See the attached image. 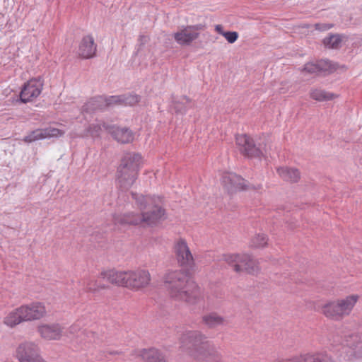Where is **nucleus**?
<instances>
[{
	"mask_svg": "<svg viewBox=\"0 0 362 362\" xmlns=\"http://www.w3.org/2000/svg\"><path fill=\"white\" fill-rule=\"evenodd\" d=\"M222 35L224 36L229 43L235 42L238 37L237 32H225L222 33Z\"/></svg>",
	"mask_w": 362,
	"mask_h": 362,
	"instance_id": "35",
	"label": "nucleus"
},
{
	"mask_svg": "<svg viewBox=\"0 0 362 362\" xmlns=\"http://www.w3.org/2000/svg\"><path fill=\"white\" fill-rule=\"evenodd\" d=\"M216 30L221 35L223 33L222 31V26L221 25H216Z\"/></svg>",
	"mask_w": 362,
	"mask_h": 362,
	"instance_id": "40",
	"label": "nucleus"
},
{
	"mask_svg": "<svg viewBox=\"0 0 362 362\" xmlns=\"http://www.w3.org/2000/svg\"><path fill=\"white\" fill-rule=\"evenodd\" d=\"M332 26L333 25L332 24H327V23H321V24L317 23L315 25L316 30H321V31L327 30L332 28Z\"/></svg>",
	"mask_w": 362,
	"mask_h": 362,
	"instance_id": "36",
	"label": "nucleus"
},
{
	"mask_svg": "<svg viewBox=\"0 0 362 362\" xmlns=\"http://www.w3.org/2000/svg\"><path fill=\"white\" fill-rule=\"evenodd\" d=\"M268 238L264 234H258L255 236L251 242L254 247H264L267 245Z\"/></svg>",
	"mask_w": 362,
	"mask_h": 362,
	"instance_id": "33",
	"label": "nucleus"
},
{
	"mask_svg": "<svg viewBox=\"0 0 362 362\" xmlns=\"http://www.w3.org/2000/svg\"><path fill=\"white\" fill-rule=\"evenodd\" d=\"M310 97L316 101H329L338 98V95L326 91L320 88H312L310 90Z\"/></svg>",
	"mask_w": 362,
	"mask_h": 362,
	"instance_id": "27",
	"label": "nucleus"
},
{
	"mask_svg": "<svg viewBox=\"0 0 362 362\" xmlns=\"http://www.w3.org/2000/svg\"><path fill=\"white\" fill-rule=\"evenodd\" d=\"M64 132L54 127L37 129L30 132L23 139L27 143H31L37 140L49 139L52 137H60L64 135Z\"/></svg>",
	"mask_w": 362,
	"mask_h": 362,
	"instance_id": "15",
	"label": "nucleus"
},
{
	"mask_svg": "<svg viewBox=\"0 0 362 362\" xmlns=\"http://www.w3.org/2000/svg\"><path fill=\"white\" fill-rule=\"evenodd\" d=\"M79 329V325L77 323L74 324L69 327V332L71 334H75Z\"/></svg>",
	"mask_w": 362,
	"mask_h": 362,
	"instance_id": "37",
	"label": "nucleus"
},
{
	"mask_svg": "<svg viewBox=\"0 0 362 362\" xmlns=\"http://www.w3.org/2000/svg\"><path fill=\"white\" fill-rule=\"evenodd\" d=\"M40 337L46 341H58L64 334V328L59 323H40L36 327Z\"/></svg>",
	"mask_w": 362,
	"mask_h": 362,
	"instance_id": "12",
	"label": "nucleus"
},
{
	"mask_svg": "<svg viewBox=\"0 0 362 362\" xmlns=\"http://www.w3.org/2000/svg\"><path fill=\"white\" fill-rule=\"evenodd\" d=\"M358 299V295L352 294L327 301L321 306V313L329 320L340 321L351 314Z\"/></svg>",
	"mask_w": 362,
	"mask_h": 362,
	"instance_id": "5",
	"label": "nucleus"
},
{
	"mask_svg": "<svg viewBox=\"0 0 362 362\" xmlns=\"http://www.w3.org/2000/svg\"><path fill=\"white\" fill-rule=\"evenodd\" d=\"M25 322L21 312L20 306L9 312L4 318V324L13 328L21 323Z\"/></svg>",
	"mask_w": 362,
	"mask_h": 362,
	"instance_id": "24",
	"label": "nucleus"
},
{
	"mask_svg": "<svg viewBox=\"0 0 362 362\" xmlns=\"http://www.w3.org/2000/svg\"><path fill=\"white\" fill-rule=\"evenodd\" d=\"M236 144L240 151L248 157H260L264 155L263 150L254 143L253 139L246 134L236 136Z\"/></svg>",
	"mask_w": 362,
	"mask_h": 362,
	"instance_id": "13",
	"label": "nucleus"
},
{
	"mask_svg": "<svg viewBox=\"0 0 362 362\" xmlns=\"http://www.w3.org/2000/svg\"><path fill=\"white\" fill-rule=\"evenodd\" d=\"M277 173L281 178L289 182H297L300 177V173L296 168L280 167L277 168Z\"/></svg>",
	"mask_w": 362,
	"mask_h": 362,
	"instance_id": "25",
	"label": "nucleus"
},
{
	"mask_svg": "<svg viewBox=\"0 0 362 362\" xmlns=\"http://www.w3.org/2000/svg\"><path fill=\"white\" fill-rule=\"evenodd\" d=\"M221 183L229 193L250 189L259 190L262 188L261 185H258L257 187L247 186L243 178L233 173H224L221 177Z\"/></svg>",
	"mask_w": 362,
	"mask_h": 362,
	"instance_id": "8",
	"label": "nucleus"
},
{
	"mask_svg": "<svg viewBox=\"0 0 362 362\" xmlns=\"http://www.w3.org/2000/svg\"><path fill=\"white\" fill-rule=\"evenodd\" d=\"M96 52V45L94 39L90 35L83 37L78 49V54L85 59H89L95 56Z\"/></svg>",
	"mask_w": 362,
	"mask_h": 362,
	"instance_id": "20",
	"label": "nucleus"
},
{
	"mask_svg": "<svg viewBox=\"0 0 362 362\" xmlns=\"http://www.w3.org/2000/svg\"><path fill=\"white\" fill-rule=\"evenodd\" d=\"M139 356L145 362H167L162 353L153 348L141 350Z\"/></svg>",
	"mask_w": 362,
	"mask_h": 362,
	"instance_id": "26",
	"label": "nucleus"
},
{
	"mask_svg": "<svg viewBox=\"0 0 362 362\" xmlns=\"http://www.w3.org/2000/svg\"><path fill=\"white\" fill-rule=\"evenodd\" d=\"M182 351L199 362H220L221 355L202 332L187 330L179 338Z\"/></svg>",
	"mask_w": 362,
	"mask_h": 362,
	"instance_id": "1",
	"label": "nucleus"
},
{
	"mask_svg": "<svg viewBox=\"0 0 362 362\" xmlns=\"http://www.w3.org/2000/svg\"><path fill=\"white\" fill-rule=\"evenodd\" d=\"M43 88V81L41 78H32L23 86L20 93V100L23 103L32 102L41 93Z\"/></svg>",
	"mask_w": 362,
	"mask_h": 362,
	"instance_id": "11",
	"label": "nucleus"
},
{
	"mask_svg": "<svg viewBox=\"0 0 362 362\" xmlns=\"http://www.w3.org/2000/svg\"><path fill=\"white\" fill-rule=\"evenodd\" d=\"M344 36L339 34H329L323 40V45L326 48L339 49L341 45Z\"/></svg>",
	"mask_w": 362,
	"mask_h": 362,
	"instance_id": "31",
	"label": "nucleus"
},
{
	"mask_svg": "<svg viewBox=\"0 0 362 362\" xmlns=\"http://www.w3.org/2000/svg\"><path fill=\"white\" fill-rule=\"evenodd\" d=\"M103 124L107 125L105 123L100 122L91 124L88 129V132L92 137H98L100 136L103 128L105 129Z\"/></svg>",
	"mask_w": 362,
	"mask_h": 362,
	"instance_id": "34",
	"label": "nucleus"
},
{
	"mask_svg": "<svg viewBox=\"0 0 362 362\" xmlns=\"http://www.w3.org/2000/svg\"><path fill=\"white\" fill-rule=\"evenodd\" d=\"M132 195L141 211L143 223L155 226L164 218L165 210L161 206L160 197L139 195L136 193H132Z\"/></svg>",
	"mask_w": 362,
	"mask_h": 362,
	"instance_id": "4",
	"label": "nucleus"
},
{
	"mask_svg": "<svg viewBox=\"0 0 362 362\" xmlns=\"http://www.w3.org/2000/svg\"><path fill=\"white\" fill-rule=\"evenodd\" d=\"M194 107V103L192 100L187 96H182L180 98L173 96L172 97V108L177 113L184 114L189 108Z\"/></svg>",
	"mask_w": 362,
	"mask_h": 362,
	"instance_id": "23",
	"label": "nucleus"
},
{
	"mask_svg": "<svg viewBox=\"0 0 362 362\" xmlns=\"http://www.w3.org/2000/svg\"><path fill=\"white\" fill-rule=\"evenodd\" d=\"M292 361L293 362H334L328 356L321 354L300 356Z\"/></svg>",
	"mask_w": 362,
	"mask_h": 362,
	"instance_id": "30",
	"label": "nucleus"
},
{
	"mask_svg": "<svg viewBox=\"0 0 362 362\" xmlns=\"http://www.w3.org/2000/svg\"><path fill=\"white\" fill-rule=\"evenodd\" d=\"M203 323L209 328H215L225 325L226 320L216 313H211L202 316Z\"/></svg>",
	"mask_w": 362,
	"mask_h": 362,
	"instance_id": "28",
	"label": "nucleus"
},
{
	"mask_svg": "<svg viewBox=\"0 0 362 362\" xmlns=\"http://www.w3.org/2000/svg\"><path fill=\"white\" fill-rule=\"evenodd\" d=\"M25 322L35 321L42 319L46 315L45 305L40 302H33L20 306Z\"/></svg>",
	"mask_w": 362,
	"mask_h": 362,
	"instance_id": "14",
	"label": "nucleus"
},
{
	"mask_svg": "<svg viewBox=\"0 0 362 362\" xmlns=\"http://www.w3.org/2000/svg\"><path fill=\"white\" fill-rule=\"evenodd\" d=\"M15 357L19 362H45L40 354L39 346L32 341H24L18 344Z\"/></svg>",
	"mask_w": 362,
	"mask_h": 362,
	"instance_id": "7",
	"label": "nucleus"
},
{
	"mask_svg": "<svg viewBox=\"0 0 362 362\" xmlns=\"http://www.w3.org/2000/svg\"><path fill=\"white\" fill-rule=\"evenodd\" d=\"M107 98L98 96L91 98L82 107V112L90 113L97 110H103L107 107L111 106L112 104L107 103Z\"/></svg>",
	"mask_w": 362,
	"mask_h": 362,
	"instance_id": "21",
	"label": "nucleus"
},
{
	"mask_svg": "<svg viewBox=\"0 0 362 362\" xmlns=\"http://www.w3.org/2000/svg\"><path fill=\"white\" fill-rule=\"evenodd\" d=\"M103 127L117 141L121 144H127L132 142L134 139V134L128 128H120L105 124H103Z\"/></svg>",
	"mask_w": 362,
	"mask_h": 362,
	"instance_id": "18",
	"label": "nucleus"
},
{
	"mask_svg": "<svg viewBox=\"0 0 362 362\" xmlns=\"http://www.w3.org/2000/svg\"><path fill=\"white\" fill-rule=\"evenodd\" d=\"M349 352L350 355L349 356V360H353L354 358L361 357V355H356V351H354L352 349L350 350Z\"/></svg>",
	"mask_w": 362,
	"mask_h": 362,
	"instance_id": "38",
	"label": "nucleus"
},
{
	"mask_svg": "<svg viewBox=\"0 0 362 362\" xmlns=\"http://www.w3.org/2000/svg\"><path fill=\"white\" fill-rule=\"evenodd\" d=\"M139 40L141 42V43H144L147 41V37L145 35H140Z\"/></svg>",
	"mask_w": 362,
	"mask_h": 362,
	"instance_id": "39",
	"label": "nucleus"
},
{
	"mask_svg": "<svg viewBox=\"0 0 362 362\" xmlns=\"http://www.w3.org/2000/svg\"><path fill=\"white\" fill-rule=\"evenodd\" d=\"M331 67L330 62L325 60H321L318 62L317 64L313 63H307L305 64L303 69H302L303 72H306L308 74H317L320 71H325L329 69Z\"/></svg>",
	"mask_w": 362,
	"mask_h": 362,
	"instance_id": "29",
	"label": "nucleus"
},
{
	"mask_svg": "<svg viewBox=\"0 0 362 362\" xmlns=\"http://www.w3.org/2000/svg\"><path fill=\"white\" fill-rule=\"evenodd\" d=\"M100 276L112 284L127 288V271L110 269L101 272Z\"/></svg>",
	"mask_w": 362,
	"mask_h": 362,
	"instance_id": "17",
	"label": "nucleus"
},
{
	"mask_svg": "<svg viewBox=\"0 0 362 362\" xmlns=\"http://www.w3.org/2000/svg\"><path fill=\"white\" fill-rule=\"evenodd\" d=\"M115 225H138L143 223L141 214L127 212L122 214H115L112 217Z\"/></svg>",
	"mask_w": 362,
	"mask_h": 362,
	"instance_id": "19",
	"label": "nucleus"
},
{
	"mask_svg": "<svg viewBox=\"0 0 362 362\" xmlns=\"http://www.w3.org/2000/svg\"><path fill=\"white\" fill-rule=\"evenodd\" d=\"M199 35L194 26H187L173 35L175 40L180 45H189Z\"/></svg>",
	"mask_w": 362,
	"mask_h": 362,
	"instance_id": "16",
	"label": "nucleus"
},
{
	"mask_svg": "<svg viewBox=\"0 0 362 362\" xmlns=\"http://www.w3.org/2000/svg\"><path fill=\"white\" fill-rule=\"evenodd\" d=\"M150 282L151 274L148 270L139 269L127 271V288L139 291L148 286Z\"/></svg>",
	"mask_w": 362,
	"mask_h": 362,
	"instance_id": "9",
	"label": "nucleus"
},
{
	"mask_svg": "<svg viewBox=\"0 0 362 362\" xmlns=\"http://www.w3.org/2000/svg\"><path fill=\"white\" fill-rule=\"evenodd\" d=\"M140 100L138 95H112L108 97L107 103L112 105H134Z\"/></svg>",
	"mask_w": 362,
	"mask_h": 362,
	"instance_id": "22",
	"label": "nucleus"
},
{
	"mask_svg": "<svg viewBox=\"0 0 362 362\" xmlns=\"http://www.w3.org/2000/svg\"><path fill=\"white\" fill-rule=\"evenodd\" d=\"M163 281L170 296L176 300L194 303L199 296L198 285L182 270L167 272Z\"/></svg>",
	"mask_w": 362,
	"mask_h": 362,
	"instance_id": "2",
	"label": "nucleus"
},
{
	"mask_svg": "<svg viewBox=\"0 0 362 362\" xmlns=\"http://www.w3.org/2000/svg\"><path fill=\"white\" fill-rule=\"evenodd\" d=\"M223 260L237 273L246 272L254 274L259 270L258 262L247 254H226Z\"/></svg>",
	"mask_w": 362,
	"mask_h": 362,
	"instance_id": "6",
	"label": "nucleus"
},
{
	"mask_svg": "<svg viewBox=\"0 0 362 362\" xmlns=\"http://www.w3.org/2000/svg\"><path fill=\"white\" fill-rule=\"evenodd\" d=\"M173 252L180 266L191 268L194 264V259L192 252L185 240L179 238L173 246Z\"/></svg>",
	"mask_w": 362,
	"mask_h": 362,
	"instance_id": "10",
	"label": "nucleus"
},
{
	"mask_svg": "<svg viewBox=\"0 0 362 362\" xmlns=\"http://www.w3.org/2000/svg\"><path fill=\"white\" fill-rule=\"evenodd\" d=\"M142 165L143 158L139 153L129 152L123 156L117 170V181L120 189L126 190L133 185Z\"/></svg>",
	"mask_w": 362,
	"mask_h": 362,
	"instance_id": "3",
	"label": "nucleus"
},
{
	"mask_svg": "<svg viewBox=\"0 0 362 362\" xmlns=\"http://www.w3.org/2000/svg\"><path fill=\"white\" fill-rule=\"evenodd\" d=\"M85 289L89 292H96L105 288V286L101 284L98 279H90L84 283Z\"/></svg>",
	"mask_w": 362,
	"mask_h": 362,
	"instance_id": "32",
	"label": "nucleus"
}]
</instances>
